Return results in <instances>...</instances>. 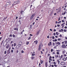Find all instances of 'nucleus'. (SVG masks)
<instances>
[{
    "instance_id": "13d9d810",
    "label": "nucleus",
    "mask_w": 67,
    "mask_h": 67,
    "mask_svg": "<svg viewBox=\"0 0 67 67\" xmlns=\"http://www.w3.org/2000/svg\"><path fill=\"white\" fill-rule=\"evenodd\" d=\"M41 53L42 54H43V52H42V51H41Z\"/></svg>"
},
{
    "instance_id": "f3484780",
    "label": "nucleus",
    "mask_w": 67,
    "mask_h": 67,
    "mask_svg": "<svg viewBox=\"0 0 67 67\" xmlns=\"http://www.w3.org/2000/svg\"><path fill=\"white\" fill-rule=\"evenodd\" d=\"M15 2H16V3H19L20 2L19 1H16Z\"/></svg>"
},
{
    "instance_id": "c9c22d12",
    "label": "nucleus",
    "mask_w": 67,
    "mask_h": 67,
    "mask_svg": "<svg viewBox=\"0 0 67 67\" xmlns=\"http://www.w3.org/2000/svg\"><path fill=\"white\" fill-rule=\"evenodd\" d=\"M59 37H62V35L60 34L59 36Z\"/></svg>"
},
{
    "instance_id": "de8ad7c7",
    "label": "nucleus",
    "mask_w": 67,
    "mask_h": 67,
    "mask_svg": "<svg viewBox=\"0 0 67 67\" xmlns=\"http://www.w3.org/2000/svg\"><path fill=\"white\" fill-rule=\"evenodd\" d=\"M49 36H47V38H49Z\"/></svg>"
},
{
    "instance_id": "4be33fe9",
    "label": "nucleus",
    "mask_w": 67,
    "mask_h": 67,
    "mask_svg": "<svg viewBox=\"0 0 67 67\" xmlns=\"http://www.w3.org/2000/svg\"><path fill=\"white\" fill-rule=\"evenodd\" d=\"M57 44L58 45H60V43L59 42H58Z\"/></svg>"
},
{
    "instance_id": "9b49d317",
    "label": "nucleus",
    "mask_w": 67,
    "mask_h": 67,
    "mask_svg": "<svg viewBox=\"0 0 67 67\" xmlns=\"http://www.w3.org/2000/svg\"><path fill=\"white\" fill-rule=\"evenodd\" d=\"M38 42V41L37 40H36L34 41V43H36L35 44H37Z\"/></svg>"
},
{
    "instance_id": "a211bd4d",
    "label": "nucleus",
    "mask_w": 67,
    "mask_h": 67,
    "mask_svg": "<svg viewBox=\"0 0 67 67\" xmlns=\"http://www.w3.org/2000/svg\"><path fill=\"white\" fill-rule=\"evenodd\" d=\"M43 60H41V64H43Z\"/></svg>"
},
{
    "instance_id": "c03bdc74",
    "label": "nucleus",
    "mask_w": 67,
    "mask_h": 67,
    "mask_svg": "<svg viewBox=\"0 0 67 67\" xmlns=\"http://www.w3.org/2000/svg\"><path fill=\"white\" fill-rule=\"evenodd\" d=\"M16 53H19V51H18V50H17V51H16Z\"/></svg>"
},
{
    "instance_id": "5701e85b",
    "label": "nucleus",
    "mask_w": 67,
    "mask_h": 67,
    "mask_svg": "<svg viewBox=\"0 0 67 67\" xmlns=\"http://www.w3.org/2000/svg\"><path fill=\"white\" fill-rule=\"evenodd\" d=\"M59 11H61V8H60L59 9Z\"/></svg>"
},
{
    "instance_id": "72a5a7b5",
    "label": "nucleus",
    "mask_w": 67,
    "mask_h": 67,
    "mask_svg": "<svg viewBox=\"0 0 67 67\" xmlns=\"http://www.w3.org/2000/svg\"><path fill=\"white\" fill-rule=\"evenodd\" d=\"M22 12H23V11H21L20 12V13L21 14H22Z\"/></svg>"
},
{
    "instance_id": "69168bd1",
    "label": "nucleus",
    "mask_w": 67,
    "mask_h": 67,
    "mask_svg": "<svg viewBox=\"0 0 67 67\" xmlns=\"http://www.w3.org/2000/svg\"><path fill=\"white\" fill-rule=\"evenodd\" d=\"M56 31V29H54V32H55Z\"/></svg>"
},
{
    "instance_id": "cd10ccee",
    "label": "nucleus",
    "mask_w": 67,
    "mask_h": 67,
    "mask_svg": "<svg viewBox=\"0 0 67 67\" xmlns=\"http://www.w3.org/2000/svg\"><path fill=\"white\" fill-rule=\"evenodd\" d=\"M14 46H16V43H14Z\"/></svg>"
},
{
    "instance_id": "774afa93",
    "label": "nucleus",
    "mask_w": 67,
    "mask_h": 67,
    "mask_svg": "<svg viewBox=\"0 0 67 67\" xmlns=\"http://www.w3.org/2000/svg\"><path fill=\"white\" fill-rule=\"evenodd\" d=\"M56 14L57 13H55L54 14V15H56Z\"/></svg>"
},
{
    "instance_id": "4468645a",
    "label": "nucleus",
    "mask_w": 67,
    "mask_h": 67,
    "mask_svg": "<svg viewBox=\"0 0 67 67\" xmlns=\"http://www.w3.org/2000/svg\"><path fill=\"white\" fill-rule=\"evenodd\" d=\"M7 53H8V54H9V53H10V51L9 50H8Z\"/></svg>"
},
{
    "instance_id": "1a4fd4ad",
    "label": "nucleus",
    "mask_w": 67,
    "mask_h": 67,
    "mask_svg": "<svg viewBox=\"0 0 67 67\" xmlns=\"http://www.w3.org/2000/svg\"><path fill=\"white\" fill-rule=\"evenodd\" d=\"M63 60H64V61H66V60H67V59H66V58H63Z\"/></svg>"
},
{
    "instance_id": "6e6d98bb",
    "label": "nucleus",
    "mask_w": 67,
    "mask_h": 67,
    "mask_svg": "<svg viewBox=\"0 0 67 67\" xmlns=\"http://www.w3.org/2000/svg\"><path fill=\"white\" fill-rule=\"evenodd\" d=\"M35 24V22H34L32 24L33 25H34V24Z\"/></svg>"
},
{
    "instance_id": "3c124183",
    "label": "nucleus",
    "mask_w": 67,
    "mask_h": 67,
    "mask_svg": "<svg viewBox=\"0 0 67 67\" xmlns=\"http://www.w3.org/2000/svg\"><path fill=\"white\" fill-rule=\"evenodd\" d=\"M56 34L57 35H58V32H56Z\"/></svg>"
},
{
    "instance_id": "58836bf2",
    "label": "nucleus",
    "mask_w": 67,
    "mask_h": 67,
    "mask_svg": "<svg viewBox=\"0 0 67 67\" xmlns=\"http://www.w3.org/2000/svg\"><path fill=\"white\" fill-rule=\"evenodd\" d=\"M9 37H12V35H10L9 36Z\"/></svg>"
},
{
    "instance_id": "a19ab883",
    "label": "nucleus",
    "mask_w": 67,
    "mask_h": 67,
    "mask_svg": "<svg viewBox=\"0 0 67 67\" xmlns=\"http://www.w3.org/2000/svg\"><path fill=\"white\" fill-rule=\"evenodd\" d=\"M35 54H32V56H35Z\"/></svg>"
},
{
    "instance_id": "423d86ee",
    "label": "nucleus",
    "mask_w": 67,
    "mask_h": 67,
    "mask_svg": "<svg viewBox=\"0 0 67 67\" xmlns=\"http://www.w3.org/2000/svg\"><path fill=\"white\" fill-rule=\"evenodd\" d=\"M62 47L63 48H65L66 47V45L65 44H63L62 46Z\"/></svg>"
},
{
    "instance_id": "a878e982",
    "label": "nucleus",
    "mask_w": 67,
    "mask_h": 67,
    "mask_svg": "<svg viewBox=\"0 0 67 67\" xmlns=\"http://www.w3.org/2000/svg\"><path fill=\"white\" fill-rule=\"evenodd\" d=\"M65 24V23H63L61 25L62 26H63Z\"/></svg>"
},
{
    "instance_id": "b1692460",
    "label": "nucleus",
    "mask_w": 67,
    "mask_h": 67,
    "mask_svg": "<svg viewBox=\"0 0 67 67\" xmlns=\"http://www.w3.org/2000/svg\"><path fill=\"white\" fill-rule=\"evenodd\" d=\"M65 14H66V12H65L64 13H62V14H63V15H65Z\"/></svg>"
},
{
    "instance_id": "bf43d9fd",
    "label": "nucleus",
    "mask_w": 67,
    "mask_h": 67,
    "mask_svg": "<svg viewBox=\"0 0 67 67\" xmlns=\"http://www.w3.org/2000/svg\"><path fill=\"white\" fill-rule=\"evenodd\" d=\"M30 36H33V35H32L31 34H30Z\"/></svg>"
},
{
    "instance_id": "ea45409f",
    "label": "nucleus",
    "mask_w": 67,
    "mask_h": 67,
    "mask_svg": "<svg viewBox=\"0 0 67 67\" xmlns=\"http://www.w3.org/2000/svg\"><path fill=\"white\" fill-rule=\"evenodd\" d=\"M49 60H51V61H52V59H51L49 58Z\"/></svg>"
},
{
    "instance_id": "2eb2a0df",
    "label": "nucleus",
    "mask_w": 67,
    "mask_h": 67,
    "mask_svg": "<svg viewBox=\"0 0 67 67\" xmlns=\"http://www.w3.org/2000/svg\"><path fill=\"white\" fill-rule=\"evenodd\" d=\"M34 57H31V59H34Z\"/></svg>"
},
{
    "instance_id": "864d4df0",
    "label": "nucleus",
    "mask_w": 67,
    "mask_h": 67,
    "mask_svg": "<svg viewBox=\"0 0 67 67\" xmlns=\"http://www.w3.org/2000/svg\"><path fill=\"white\" fill-rule=\"evenodd\" d=\"M62 22H63V23L64 22V20H62Z\"/></svg>"
},
{
    "instance_id": "09e8293b",
    "label": "nucleus",
    "mask_w": 67,
    "mask_h": 67,
    "mask_svg": "<svg viewBox=\"0 0 67 67\" xmlns=\"http://www.w3.org/2000/svg\"><path fill=\"white\" fill-rule=\"evenodd\" d=\"M55 42H57V39H55Z\"/></svg>"
},
{
    "instance_id": "ddd939ff",
    "label": "nucleus",
    "mask_w": 67,
    "mask_h": 67,
    "mask_svg": "<svg viewBox=\"0 0 67 67\" xmlns=\"http://www.w3.org/2000/svg\"><path fill=\"white\" fill-rule=\"evenodd\" d=\"M9 44H8L7 46H6V48L8 49L9 48Z\"/></svg>"
},
{
    "instance_id": "f03ea898",
    "label": "nucleus",
    "mask_w": 67,
    "mask_h": 67,
    "mask_svg": "<svg viewBox=\"0 0 67 67\" xmlns=\"http://www.w3.org/2000/svg\"><path fill=\"white\" fill-rule=\"evenodd\" d=\"M7 44L8 43L6 42H4L3 43V46L4 47L5 46L7 45Z\"/></svg>"
},
{
    "instance_id": "680f3d73",
    "label": "nucleus",
    "mask_w": 67,
    "mask_h": 67,
    "mask_svg": "<svg viewBox=\"0 0 67 67\" xmlns=\"http://www.w3.org/2000/svg\"><path fill=\"white\" fill-rule=\"evenodd\" d=\"M65 29H67V26H65L64 27Z\"/></svg>"
},
{
    "instance_id": "37998d69",
    "label": "nucleus",
    "mask_w": 67,
    "mask_h": 67,
    "mask_svg": "<svg viewBox=\"0 0 67 67\" xmlns=\"http://www.w3.org/2000/svg\"><path fill=\"white\" fill-rule=\"evenodd\" d=\"M54 45H55V43L54 42L53 43V46H54Z\"/></svg>"
},
{
    "instance_id": "f704fd0d",
    "label": "nucleus",
    "mask_w": 67,
    "mask_h": 67,
    "mask_svg": "<svg viewBox=\"0 0 67 67\" xmlns=\"http://www.w3.org/2000/svg\"><path fill=\"white\" fill-rule=\"evenodd\" d=\"M57 55H59V52H57Z\"/></svg>"
},
{
    "instance_id": "dca6fc26",
    "label": "nucleus",
    "mask_w": 67,
    "mask_h": 67,
    "mask_svg": "<svg viewBox=\"0 0 67 67\" xmlns=\"http://www.w3.org/2000/svg\"><path fill=\"white\" fill-rule=\"evenodd\" d=\"M38 34H39V33L38 32H37L36 33V35L37 36V35H38Z\"/></svg>"
},
{
    "instance_id": "bb28decb",
    "label": "nucleus",
    "mask_w": 67,
    "mask_h": 67,
    "mask_svg": "<svg viewBox=\"0 0 67 67\" xmlns=\"http://www.w3.org/2000/svg\"><path fill=\"white\" fill-rule=\"evenodd\" d=\"M40 32H41V30H40L37 32H39V33H40Z\"/></svg>"
},
{
    "instance_id": "4c0bfd02",
    "label": "nucleus",
    "mask_w": 67,
    "mask_h": 67,
    "mask_svg": "<svg viewBox=\"0 0 67 67\" xmlns=\"http://www.w3.org/2000/svg\"><path fill=\"white\" fill-rule=\"evenodd\" d=\"M21 53H24V51L23 50H22L21 51Z\"/></svg>"
},
{
    "instance_id": "79ce46f5",
    "label": "nucleus",
    "mask_w": 67,
    "mask_h": 67,
    "mask_svg": "<svg viewBox=\"0 0 67 67\" xmlns=\"http://www.w3.org/2000/svg\"><path fill=\"white\" fill-rule=\"evenodd\" d=\"M64 32H67V30L65 29H64Z\"/></svg>"
},
{
    "instance_id": "7c9ffc66",
    "label": "nucleus",
    "mask_w": 67,
    "mask_h": 67,
    "mask_svg": "<svg viewBox=\"0 0 67 67\" xmlns=\"http://www.w3.org/2000/svg\"><path fill=\"white\" fill-rule=\"evenodd\" d=\"M6 53H7V51H5L4 52V54H6Z\"/></svg>"
},
{
    "instance_id": "c756f323",
    "label": "nucleus",
    "mask_w": 67,
    "mask_h": 67,
    "mask_svg": "<svg viewBox=\"0 0 67 67\" xmlns=\"http://www.w3.org/2000/svg\"><path fill=\"white\" fill-rule=\"evenodd\" d=\"M52 39H54L55 38V37H54V36H53L52 37Z\"/></svg>"
},
{
    "instance_id": "473e14b6",
    "label": "nucleus",
    "mask_w": 67,
    "mask_h": 67,
    "mask_svg": "<svg viewBox=\"0 0 67 67\" xmlns=\"http://www.w3.org/2000/svg\"><path fill=\"white\" fill-rule=\"evenodd\" d=\"M45 65H46V67H47V66H47V62H46V63Z\"/></svg>"
},
{
    "instance_id": "f257e3e1",
    "label": "nucleus",
    "mask_w": 67,
    "mask_h": 67,
    "mask_svg": "<svg viewBox=\"0 0 67 67\" xmlns=\"http://www.w3.org/2000/svg\"><path fill=\"white\" fill-rule=\"evenodd\" d=\"M42 44L41 43L39 44V48L38 49V51H40V50H41V46H42Z\"/></svg>"
},
{
    "instance_id": "603ef678",
    "label": "nucleus",
    "mask_w": 67,
    "mask_h": 67,
    "mask_svg": "<svg viewBox=\"0 0 67 67\" xmlns=\"http://www.w3.org/2000/svg\"><path fill=\"white\" fill-rule=\"evenodd\" d=\"M63 55H61V58H63Z\"/></svg>"
},
{
    "instance_id": "aec40b11",
    "label": "nucleus",
    "mask_w": 67,
    "mask_h": 67,
    "mask_svg": "<svg viewBox=\"0 0 67 67\" xmlns=\"http://www.w3.org/2000/svg\"><path fill=\"white\" fill-rule=\"evenodd\" d=\"M65 43L66 44H67V41H65Z\"/></svg>"
},
{
    "instance_id": "6e6552de",
    "label": "nucleus",
    "mask_w": 67,
    "mask_h": 67,
    "mask_svg": "<svg viewBox=\"0 0 67 67\" xmlns=\"http://www.w3.org/2000/svg\"><path fill=\"white\" fill-rule=\"evenodd\" d=\"M64 62H62L60 63V65H62L63 66H64Z\"/></svg>"
},
{
    "instance_id": "7ed1b4c3",
    "label": "nucleus",
    "mask_w": 67,
    "mask_h": 67,
    "mask_svg": "<svg viewBox=\"0 0 67 67\" xmlns=\"http://www.w3.org/2000/svg\"><path fill=\"white\" fill-rule=\"evenodd\" d=\"M10 4H11V2H7L6 3V4L5 5V7H6L7 5H10Z\"/></svg>"
},
{
    "instance_id": "5fc2aeb1",
    "label": "nucleus",
    "mask_w": 67,
    "mask_h": 67,
    "mask_svg": "<svg viewBox=\"0 0 67 67\" xmlns=\"http://www.w3.org/2000/svg\"><path fill=\"white\" fill-rule=\"evenodd\" d=\"M58 41H60V39L59 38L58 39Z\"/></svg>"
},
{
    "instance_id": "20e7f679",
    "label": "nucleus",
    "mask_w": 67,
    "mask_h": 67,
    "mask_svg": "<svg viewBox=\"0 0 67 67\" xmlns=\"http://www.w3.org/2000/svg\"><path fill=\"white\" fill-rule=\"evenodd\" d=\"M35 16V14H33L32 15V16H31L30 18V20H32V19L33 18V17Z\"/></svg>"
},
{
    "instance_id": "f8f14e48",
    "label": "nucleus",
    "mask_w": 67,
    "mask_h": 67,
    "mask_svg": "<svg viewBox=\"0 0 67 67\" xmlns=\"http://www.w3.org/2000/svg\"><path fill=\"white\" fill-rule=\"evenodd\" d=\"M14 30H16V31H18V29L16 28H14Z\"/></svg>"
},
{
    "instance_id": "4d7b16f0",
    "label": "nucleus",
    "mask_w": 67,
    "mask_h": 67,
    "mask_svg": "<svg viewBox=\"0 0 67 67\" xmlns=\"http://www.w3.org/2000/svg\"><path fill=\"white\" fill-rule=\"evenodd\" d=\"M54 35H56V34L55 33H54L53 34Z\"/></svg>"
},
{
    "instance_id": "9d476101",
    "label": "nucleus",
    "mask_w": 67,
    "mask_h": 67,
    "mask_svg": "<svg viewBox=\"0 0 67 67\" xmlns=\"http://www.w3.org/2000/svg\"><path fill=\"white\" fill-rule=\"evenodd\" d=\"M20 47V46H19L18 44V45L16 46V48L17 49L18 48H19V47Z\"/></svg>"
},
{
    "instance_id": "e2e57ef3",
    "label": "nucleus",
    "mask_w": 67,
    "mask_h": 67,
    "mask_svg": "<svg viewBox=\"0 0 67 67\" xmlns=\"http://www.w3.org/2000/svg\"><path fill=\"white\" fill-rule=\"evenodd\" d=\"M49 63H51V61L49 60Z\"/></svg>"
},
{
    "instance_id": "a18cd8bd",
    "label": "nucleus",
    "mask_w": 67,
    "mask_h": 67,
    "mask_svg": "<svg viewBox=\"0 0 67 67\" xmlns=\"http://www.w3.org/2000/svg\"><path fill=\"white\" fill-rule=\"evenodd\" d=\"M11 52H12V53H13V50H12Z\"/></svg>"
},
{
    "instance_id": "8fccbe9b",
    "label": "nucleus",
    "mask_w": 67,
    "mask_h": 67,
    "mask_svg": "<svg viewBox=\"0 0 67 67\" xmlns=\"http://www.w3.org/2000/svg\"><path fill=\"white\" fill-rule=\"evenodd\" d=\"M54 66H55V67H57V65L56 64H54Z\"/></svg>"
},
{
    "instance_id": "0e129e2a",
    "label": "nucleus",
    "mask_w": 67,
    "mask_h": 67,
    "mask_svg": "<svg viewBox=\"0 0 67 67\" xmlns=\"http://www.w3.org/2000/svg\"><path fill=\"white\" fill-rule=\"evenodd\" d=\"M50 31H52V29H50Z\"/></svg>"
},
{
    "instance_id": "052dcab7",
    "label": "nucleus",
    "mask_w": 67,
    "mask_h": 67,
    "mask_svg": "<svg viewBox=\"0 0 67 67\" xmlns=\"http://www.w3.org/2000/svg\"><path fill=\"white\" fill-rule=\"evenodd\" d=\"M53 64H56V63L55 62H54Z\"/></svg>"
},
{
    "instance_id": "338daca9",
    "label": "nucleus",
    "mask_w": 67,
    "mask_h": 67,
    "mask_svg": "<svg viewBox=\"0 0 67 67\" xmlns=\"http://www.w3.org/2000/svg\"><path fill=\"white\" fill-rule=\"evenodd\" d=\"M58 57H59V58H61V57H60V55H59Z\"/></svg>"
},
{
    "instance_id": "c85d7f7f",
    "label": "nucleus",
    "mask_w": 67,
    "mask_h": 67,
    "mask_svg": "<svg viewBox=\"0 0 67 67\" xmlns=\"http://www.w3.org/2000/svg\"><path fill=\"white\" fill-rule=\"evenodd\" d=\"M29 44V42H27L26 43V44H27V45H28V44Z\"/></svg>"
},
{
    "instance_id": "39448f33",
    "label": "nucleus",
    "mask_w": 67,
    "mask_h": 67,
    "mask_svg": "<svg viewBox=\"0 0 67 67\" xmlns=\"http://www.w3.org/2000/svg\"><path fill=\"white\" fill-rule=\"evenodd\" d=\"M22 42H19V44H18L20 47L21 45H22Z\"/></svg>"
},
{
    "instance_id": "49530a36",
    "label": "nucleus",
    "mask_w": 67,
    "mask_h": 67,
    "mask_svg": "<svg viewBox=\"0 0 67 67\" xmlns=\"http://www.w3.org/2000/svg\"><path fill=\"white\" fill-rule=\"evenodd\" d=\"M57 26L58 27H59L60 25H57Z\"/></svg>"
},
{
    "instance_id": "2f4dec72",
    "label": "nucleus",
    "mask_w": 67,
    "mask_h": 67,
    "mask_svg": "<svg viewBox=\"0 0 67 67\" xmlns=\"http://www.w3.org/2000/svg\"><path fill=\"white\" fill-rule=\"evenodd\" d=\"M6 19H7V17H6L5 18H4V20H5Z\"/></svg>"
},
{
    "instance_id": "0eeeda50",
    "label": "nucleus",
    "mask_w": 67,
    "mask_h": 67,
    "mask_svg": "<svg viewBox=\"0 0 67 67\" xmlns=\"http://www.w3.org/2000/svg\"><path fill=\"white\" fill-rule=\"evenodd\" d=\"M16 4V2H14L12 5V6H14V5H15V4Z\"/></svg>"
},
{
    "instance_id": "393cba45",
    "label": "nucleus",
    "mask_w": 67,
    "mask_h": 67,
    "mask_svg": "<svg viewBox=\"0 0 67 67\" xmlns=\"http://www.w3.org/2000/svg\"><path fill=\"white\" fill-rule=\"evenodd\" d=\"M50 45L51 46H52V42H49Z\"/></svg>"
},
{
    "instance_id": "6ab92c4d",
    "label": "nucleus",
    "mask_w": 67,
    "mask_h": 67,
    "mask_svg": "<svg viewBox=\"0 0 67 67\" xmlns=\"http://www.w3.org/2000/svg\"><path fill=\"white\" fill-rule=\"evenodd\" d=\"M12 36L13 37H15V35H13Z\"/></svg>"
},
{
    "instance_id": "412c9836",
    "label": "nucleus",
    "mask_w": 67,
    "mask_h": 67,
    "mask_svg": "<svg viewBox=\"0 0 67 67\" xmlns=\"http://www.w3.org/2000/svg\"><path fill=\"white\" fill-rule=\"evenodd\" d=\"M31 37V36L29 37L28 38V40H30Z\"/></svg>"
},
{
    "instance_id": "e433bc0d",
    "label": "nucleus",
    "mask_w": 67,
    "mask_h": 67,
    "mask_svg": "<svg viewBox=\"0 0 67 67\" xmlns=\"http://www.w3.org/2000/svg\"><path fill=\"white\" fill-rule=\"evenodd\" d=\"M53 49H52L51 50V52H53Z\"/></svg>"
}]
</instances>
